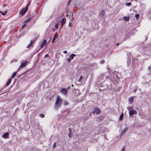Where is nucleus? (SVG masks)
Wrapping results in <instances>:
<instances>
[{
	"mask_svg": "<svg viewBox=\"0 0 151 151\" xmlns=\"http://www.w3.org/2000/svg\"><path fill=\"white\" fill-rule=\"evenodd\" d=\"M63 101L60 97L58 96L56 99L55 102V105L54 107V109L56 110H58L61 106Z\"/></svg>",
	"mask_w": 151,
	"mask_h": 151,
	"instance_id": "obj_1",
	"label": "nucleus"
},
{
	"mask_svg": "<svg viewBox=\"0 0 151 151\" xmlns=\"http://www.w3.org/2000/svg\"><path fill=\"white\" fill-rule=\"evenodd\" d=\"M29 3H28L25 8H22L20 11L19 14L22 16H23L27 11Z\"/></svg>",
	"mask_w": 151,
	"mask_h": 151,
	"instance_id": "obj_2",
	"label": "nucleus"
},
{
	"mask_svg": "<svg viewBox=\"0 0 151 151\" xmlns=\"http://www.w3.org/2000/svg\"><path fill=\"white\" fill-rule=\"evenodd\" d=\"M68 89L66 88H63L61 90V93L64 95H66L68 91Z\"/></svg>",
	"mask_w": 151,
	"mask_h": 151,
	"instance_id": "obj_3",
	"label": "nucleus"
},
{
	"mask_svg": "<svg viewBox=\"0 0 151 151\" xmlns=\"http://www.w3.org/2000/svg\"><path fill=\"white\" fill-rule=\"evenodd\" d=\"M28 63V62L27 61H25L24 62L22 63L19 66L20 68H22L25 67Z\"/></svg>",
	"mask_w": 151,
	"mask_h": 151,
	"instance_id": "obj_4",
	"label": "nucleus"
},
{
	"mask_svg": "<svg viewBox=\"0 0 151 151\" xmlns=\"http://www.w3.org/2000/svg\"><path fill=\"white\" fill-rule=\"evenodd\" d=\"M101 110L98 108H95L93 109V111L92 112L93 113H96L97 114H99Z\"/></svg>",
	"mask_w": 151,
	"mask_h": 151,
	"instance_id": "obj_5",
	"label": "nucleus"
},
{
	"mask_svg": "<svg viewBox=\"0 0 151 151\" xmlns=\"http://www.w3.org/2000/svg\"><path fill=\"white\" fill-rule=\"evenodd\" d=\"M137 113V111L134 110H131L129 111V114L130 115H133L134 114H136Z\"/></svg>",
	"mask_w": 151,
	"mask_h": 151,
	"instance_id": "obj_6",
	"label": "nucleus"
},
{
	"mask_svg": "<svg viewBox=\"0 0 151 151\" xmlns=\"http://www.w3.org/2000/svg\"><path fill=\"white\" fill-rule=\"evenodd\" d=\"M134 96L131 97L129 98L128 101L130 104H132L133 101Z\"/></svg>",
	"mask_w": 151,
	"mask_h": 151,
	"instance_id": "obj_7",
	"label": "nucleus"
},
{
	"mask_svg": "<svg viewBox=\"0 0 151 151\" xmlns=\"http://www.w3.org/2000/svg\"><path fill=\"white\" fill-rule=\"evenodd\" d=\"M35 40H31L30 43L27 46V48H29L30 47L32 44L35 42Z\"/></svg>",
	"mask_w": 151,
	"mask_h": 151,
	"instance_id": "obj_8",
	"label": "nucleus"
},
{
	"mask_svg": "<svg viewBox=\"0 0 151 151\" xmlns=\"http://www.w3.org/2000/svg\"><path fill=\"white\" fill-rule=\"evenodd\" d=\"M47 42V40H43V42L41 45V48L43 47L46 44Z\"/></svg>",
	"mask_w": 151,
	"mask_h": 151,
	"instance_id": "obj_9",
	"label": "nucleus"
},
{
	"mask_svg": "<svg viewBox=\"0 0 151 151\" xmlns=\"http://www.w3.org/2000/svg\"><path fill=\"white\" fill-rule=\"evenodd\" d=\"M2 137L4 138H8L9 137V133L8 132L5 133L2 135Z\"/></svg>",
	"mask_w": 151,
	"mask_h": 151,
	"instance_id": "obj_10",
	"label": "nucleus"
},
{
	"mask_svg": "<svg viewBox=\"0 0 151 151\" xmlns=\"http://www.w3.org/2000/svg\"><path fill=\"white\" fill-rule=\"evenodd\" d=\"M66 22V19L65 18H63L61 22V25H63Z\"/></svg>",
	"mask_w": 151,
	"mask_h": 151,
	"instance_id": "obj_11",
	"label": "nucleus"
},
{
	"mask_svg": "<svg viewBox=\"0 0 151 151\" xmlns=\"http://www.w3.org/2000/svg\"><path fill=\"white\" fill-rule=\"evenodd\" d=\"M75 56H76L75 54H72L70 55L69 58L71 59H73Z\"/></svg>",
	"mask_w": 151,
	"mask_h": 151,
	"instance_id": "obj_12",
	"label": "nucleus"
},
{
	"mask_svg": "<svg viewBox=\"0 0 151 151\" xmlns=\"http://www.w3.org/2000/svg\"><path fill=\"white\" fill-rule=\"evenodd\" d=\"M12 81V79H9L7 82V83H6V86H8Z\"/></svg>",
	"mask_w": 151,
	"mask_h": 151,
	"instance_id": "obj_13",
	"label": "nucleus"
},
{
	"mask_svg": "<svg viewBox=\"0 0 151 151\" xmlns=\"http://www.w3.org/2000/svg\"><path fill=\"white\" fill-rule=\"evenodd\" d=\"M31 18L30 17H29L28 19H26L24 21V22L25 23H27L28 22L31 20Z\"/></svg>",
	"mask_w": 151,
	"mask_h": 151,
	"instance_id": "obj_14",
	"label": "nucleus"
},
{
	"mask_svg": "<svg viewBox=\"0 0 151 151\" xmlns=\"http://www.w3.org/2000/svg\"><path fill=\"white\" fill-rule=\"evenodd\" d=\"M7 11H5L4 12H2L1 11H0V13L1 14L5 16L6 15Z\"/></svg>",
	"mask_w": 151,
	"mask_h": 151,
	"instance_id": "obj_15",
	"label": "nucleus"
},
{
	"mask_svg": "<svg viewBox=\"0 0 151 151\" xmlns=\"http://www.w3.org/2000/svg\"><path fill=\"white\" fill-rule=\"evenodd\" d=\"M58 35L56 34L55 35L52 41V42H53L55 41V39L58 37Z\"/></svg>",
	"mask_w": 151,
	"mask_h": 151,
	"instance_id": "obj_16",
	"label": "nucleus"
},
{
	"mask_svg": "<svg viewBox=\"0 0 151 151\" xmlns=\"http://www.w3.org/2000/svg\"><path fill=\"white\" fill-rule=\"evenodd\" d=\"M123 19H124L125 20V21H127L128 20H129V17H123Z\"/></svg>",
	"mask_w": 151,
	"mask_h": 151,
	"instance_id": "obj_17",
	"label": "nucleus"
},
{
	"mask_svg": "<svg viewBox=\"0 0 151 151\" xmlns=\"http://www.w3.org/2000/svg\"><path fill=\"white\" fill-rule=\"evenodd\" d=\"M100 14L102 16H104L105 15V12L103 10H102L101 12L100 13Z\"/></svg>",
	"mask_w": 151,
	"mask_h": 151,
	"instance_id": "obj_18",
	"label": "nucleus"
},
{
	"mask_svg": "<svg viewBox=\"0 0 151 151\" xmlns=\"http://www.w3.org/2000/svg\"><path fill=\"white\" fill-rule=\"evenodd\" d=\"M123 114L122 113L120 115L119 117V119L120 120H122L123 118Z\"/></svg>",
	"mask_w": 151,
	"mask_h": 151,
	"instance_id": "obj_19",
	"label": "nucleus"
},
{
	"mask_svg": "<svg viewBox=\"0 0 151 151\" xmlns=\"http://www.w3.org/2000/svg\"><path fill=\"white\" fill-rule=\"evenodd\" d=\"M16 74H17V72H14L13 73L12 75V76L11 77L12 78H14L15 77V76H16Z\"/></svg>",
	"mask_w": 151,
	"mask_h": 151,
	"instance_id": "obj_20",
	"label": "nucleus"
},
{
	"mask_svg": "<svg viewBox=\"0 0 151 151\" xmlns=\"http://www.w3.org/2000/svg\"><path fill=\"white\" fill-rule=\"evenodd\" d=\"M127 130V128H126L122 132V134H124Z\"/></svg>",
	"mask_w": 151,
	"mask_h": 151,
	"instance_id": "obj_21",
	"label": "nucleus"
},
{
	"mask_svg": "<svg viewBox=\"0 0 151 151\" xmlns=\"http://www.w3.org/2000/svg\"><path fill=\"white\" fill-rule=\"evenodd\" d=\"M138 88V87L137 86H136L134 87V89L133 91L134 92V93L135 92L137 91Z\"/></svg>",
	"mask_w": 151,
	"mask_h": 151,
	"instance_id": "obj_22",
	"label": "nucleus"
},
{
	"mask_svg": "<svg viewBox=\"0 0 151 151\" xmlns=\"http://www.w3.org/2000/svg\"><path fill=\"white\" fill-rule=\"evenodd\" d=\"M83 77L82 76H81L80 78L78 80V81L79 82H81V80L82 79Z\"/></svg>",
	"mask_w": 151,
	"mask_h": 151,
	"instance_id": "obj_23",
	"label": "nucleus"
},
{
	"mask_svg": "<svg viewBox=\"0 0 151 151\" xmlns=\"http://www.w3.org/2000/svg\"><path fill=\"white\" fill-rule=\"evenodd\" d=\"M139 14H136L135 16L136 18L138 19H139Z\"/></svg>",
	"mask_w": 151,
	"mask_h": 151,
	"instance_id": "obj_24",
	"label": "nucleus"
},
{
	"mask_svg": "<svg viewBox=\"0 0 151 151\" xmlns=\"http://www.w3.org/2000/svg\"><path fill=\"white\" fill-rule=\"evenodd\" d=\"M44 115L43 114H40V116L41 118H43L44 117Z\"/></svg>",
	"mask_w": 151,
	"mask_h": 151,
	"instance_id": "obj_25",
	"label": "nucleus"
},
{
	"mask_svg": "<svg viewBox=\"0 0 151 151\" xmlns=\"http://www.w3.org/2000/svg\"><path fill=\"white\" fill-rule=\"evenodd\" d=\"M56 147V142H55L54 143L53 147V148H55Z\"/></svg>",
	"mask_w": 151,
	"mask_h": 151,
	"instance_id": "obj_26",
	"label": "nucleus"
},
{
	"mask_svg": "<svg viewBox=\"0 0 151 151\" xmlns=\"http://www.w3.org/2000/svg\"><path fill=\"white\" fill-rule=\"evenodd\" d=\"M68 136L69 138H70L72 136V134H71V133H69L68 134Z\"/></svg>",
	"mask_w": 151,
	"mask_h": 151,
	"instance_id": "obj_27",
	"label": "nucleus"
},
{
	"mask_svg": "<svg viewBox=\"0 0 151 151\" xmlns=\"http://www.w3.org/2000/svg\"><path fill=\"white\" fill-rule=\"evenodd\" d=\"M58 23H56L55 24V27L56 29H58Z\"/></svg>",
	"mask_w": 151,
	"mask_h": 151,
	"instance_id": "obj_28",
	"label": "nucleus"
},
{
	"mask_svg": "<svg viewBox=\"0 0 151 151\" xmlns=\"http://www.w3.org/2000/svg\"><path fill=\"white\" fill-rule=\"evenodd\" d=\"M126 4L127 6H131V2H128Z\"/></svg>",
	"mask_w": 151,
	"mask_h": 151,
	"instance_id": "obj_29",
	"label": "nucleus"
},
{
	"mask_svg": "<svg viewBox=\"0 0 151 151\" xmlns=\"http://www.w3.org/2000/svg\"><path fill=\"white\" fill-rule=\"evenodd\" d=\"M68 102L67 101H65L64 102V104L65 105H67L68 104Z\"/></svg>",
	"mask_w": 151,
	"mask_h": 151,
	"instance_id": "obj_30",
	"label": "nucleus"
},
{
	"mask_svg": "<svg viewBox=\"0 0 151 151\" xmlns=\"http://www.w3.org/2000/svg\"><path fill=\"white\" fill-rule=\"evenodd\" d=\"M132 109V106H130L128 107V109L129 111H131L130 110Z\"/></svg>",
	"mask_w": 151,
	"mask_h": 151,
	"instance_id": "obj_31",
	"label": "nucleus"
},
{
	"mask_svg": "<svg viewBox=\"0 0 151 151\" xmlns=\"http://www.w3.org/2000/svg\"><path fill=\"white\" fill-rule=\"evenodd\" d=\"M105 61L104 60H102L100 62V63L101 64H102L104 63Z\"/></svg>",
	"mask_w": 151,
	"mask_h": 151,
	"instance_id": "obj_32",
	"label": "nucleus"
},
{
	"mask_svg": "<svg viewBox=\"0 0 151 151\" xmlns=\"http://www.w3.org/2000/svg\"><path fill=\"white\" fill-rule=\"evenodd\" d=\"M70 59V58H68L67 59V61L68 63H70L71 61Z\"/></svg>",
	"mask_w": 151,
	"mask_h": 151,
	"instance_id": "obj_33",
	"label": "nucleus"
},
{
	"mask_svg": "<svg viewBox=\"0 0 151 151\" xmlns=\"http://www.w3.org/2000/svg\"><path fill=\"white\" fill-rule=\"evenodd\" d=\"M26 24H24L22 27V29H23L25 27V26H26Z\"/></svg>",
	"mask_w": 151,
	"mask_h": 151,
	"instance_id": "obj_34",
	"label": "nucleus"
},
{
	"mask_svg": "<svg viewBox=\"0 0 151 151\" xmlns=\"http://www.w3.org/2000/svg\"><path fill=\"white\" fill-rule=\"evenodd\" d=\"M68 131L69 132V133H71V130L70 128H69L68 129Z\"/></svg>",
	"mask_w": 151,
	"mask_h": 151,
	"instance_id": "obj_35",
	"label": "nucleus"
},
{
	"mask_svg": "<svg viewBox=\"0 0 151 151\" xmlns=\"http://www.w3.org/2000/svg\"><path fill=\"white\" fill-rule=\"evenodd\" d=\"M71 0H69L68 2V5H69L70 3V2L71 1Z\"/></svg>",
	"mask_w": 151,
	"mask_h": 151,
	"instance_id": "obj_36",
	"label": "nucleus"
},
{
	"mask_svg": "<svg viewBox=\"0 0 151 151\" xmlns=\"http://www.w3.org/2000/svg\"><path fill=\"white\" fill-rule=\"evenodd\" d=\"M47 57H49V56L47 55V54H46L45 55V57H44V58H45Z\"/></svg>",
	"mask_w": 151,
	"mask_h": 151,
	"instance_id": "obj_37",
	"label": "nucleus"
},
{
	"mask_svg": "<svg viewBox=\"0 0 151 151\" xmlns=\"http://www.w3.org/2000/svg\"><path fill=\"white\" fill-rule=\"evenodd\" d=\"M63 52V53H65V54L67 53V51L66 50L64 51Z\"/></svg>",
	"mask_w": 151,
	"mask_h": 151,
	"instance_id": "obj_38",
	"label": "nucleus"
},
{
	"mask_svg": "<svg viewBox=\"0 0 151 151\" xmlns=\"http://www.w3.org/2000/svg\"><path fill=\"white\" fill-rule=\"evenodd\" d=\"M151 68V65L150 66L148 67V69L149 70H150Z\"/></svg>",
	"mask_w": 151,
	"mask_h": 151,
	"instance_id": "obj_39",
	"label": "nucleus"
},
{
	"mask_svg": "<svg viewBox=\"0 0 151 151\" xmlns=\"http://www.w3.org/2000/svg\"><path fill=\"white\" fill-rule=\"evenodd\" d=\"M71 23H69V25L70 27H71V26H72V25H71V24H71Z\"/></svg>",
	"mask_w": 151,
	"mask_h": 151,
	"instance_id": "obj_40",
	"label": "nucleus"
},
{
	"mask_svg": "<svg viewBox=\"0 0 151 151\" xmlns=\"http://www.w3.org/2000/svg\"><path fill=\"white\" fill-rule=\"evenodd\" d=\"M6 6H7V4H5V5H4V6H3V7H5Z\"/></svg>",
	"mask_w": 151,
	"mask_h": 151,
	"instance_id": "obj_41",
	"label": "nucleus"
},
{
	"mask_svg": "<svg viewBox=\"0 0 151 151\" xmlns=\"http://www.w3.org/2000/svg\"><path fill=\"white\" fill-rule=\"evenodd\" d=\"M119 44V43H117L116 44V45H117Z\"/></svg>",
	"mask_w": 151,
	"mask_h": 151,
	"instance_id": "obj_42",
	"label": "nucleus"
},
{
	"mask_svg": "<svg viewBox=\"0 0 151 151\" xmlns=\"http://www.w3.org/2000/svg\"><path fill=\"white\" fill-rule=\"evenodd\" d=\"M70 87H68L67 89H70Z\"/></svg>",
	"mask_w": 151,
	"mask_h": 151,
	"instance_id": "obj_43",
	"label": "nucleus"
},
{
	"mask_svg": "<svg viewBox=\"0 0 151 151\" xmlns=\"http://www.w3.org/2000/svg\"><path fill=\"white\" fill-rule=\"evenodd\" d=\"M124 148H123L122 149V150H124Z\"/></svg>",
	"mask_w": 151,
	"mask_h": 151,
	"instance_id": "obj_44",
	"label": "nucleus"
},
{
	"mask_svg": "<svg viewBox=\"0 0 151 151\" xmlns=\"http://www.w3.org/2000/svg\"><path fill=\"white\" fill-rule=\"evenodd\" d=\"M147 38L146 39H145V40H146L147 39Z\"/></svg>",
	"mask_w": 151,
	"mask_h": 151,
	"instance_id": "obj_45",
	"label": "nucleus"
}]
</instances>
